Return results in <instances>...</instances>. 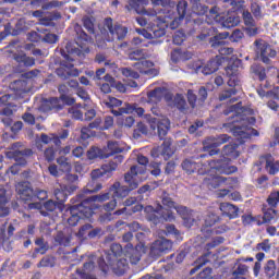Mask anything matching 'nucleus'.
I'll return each instance as SVG.
<instances>
[{"instance_id":"6e6d98bb","label":"nucleus","mask_w":279,"mask_h":279,"mask_svg":"<svg viewBox=\"0 0 279 279\" xmlns=\"http://www.w3.org/2000/svg\"><path fill=\"white\" fill-rule=\"evenodd\" d=\"M57 163L59 165L60 171L63 173H70L72 166L71 162H69V158L61 156L57 158Z\"/></svg>"},{"instance_id":"72a5a7b5","label":"nucleus","mask_w":279,"mask_h":279,"mask_svg":"<svg viewBox=\"0 0 279 279\" xmlns=\"http://www.w3.org/2000/svg\"><path fill=\"white\" fill-rule=\"evenodd\" d=\"M134 69L142 75H150L154 69V62L142 59L141 61L134 63Z\"/></svg>"},{"instance_id":"e2e57ef3","label":"nucleus","mask_w":279,"mask_h":279,"mask_svg":"<svg viewBox=\"0 0 279 279\" xmlns=\"http://www.w3.org/2000/svg\"><path fill=\"white\" fill-rule=\"evenodd\" d=\"M276 215V211L274 209V207L267 209L265 213H264V216H263V221H257V226H263V223H269L274 217Z\"/></svg>"},{"instance_id":"58836bf2","label":"nucleus","mask_w":279,"mask_h":279,"mask_svg":"<svg viewBox=\"0 0 279 279\" xmlns=\"http://www.w3.org/2000/svg\"><path fill=\"white\" fill-rule=\"evenodd\" d=\"M122 254H123V246H121V244L113 243L110 246V251L106 253V260L107 262L117 260V258H119V256H121Z\"/></svg>"},{"instance_id":"6ab92c4d","label":"nucleus","mask_w":279,"mask_h":279,"mask_svg":"<svg viewBox=\"0 0 279 279\" xmlns=\"http://www.w3.org/2000/svg\"><path fill=\"white\" fill-rule=\"evenodd\" d=\"M150 154L153 158H160V156H162L165 160H169V158L173 156V149L171 148V141L165 140L163 143L159 147L154 148L150 151Z\"/></svg>"},{"instance_id":"4be33fe9","label":"nucleus","mask_w":279,"mask_h":279,"mask_svg":"<svg viewBox=\"0 0 279 279\" xmlns=\"http://www.w3.org/2000/svg\"><path fill=\"white\" fill-rule=\"evenodd\" d=\"M10 89L13 90V96L15 99H23L26 93L29 92V87L27 86V81L19 80L14 81L10 84Z\"/></svg>"},{"instance_id":"a878e982","label":"nucleus","mask_w":279,"mask_h":279,"mask_svg":"<svg viewBox=\"0 0 279 279\" xmlns=\"http://www.w3.org/2000/svg\"><path fill=\"white\" fill-rule=\"evenodd\" d=\"M210 173L209 178H205L203 180L204 184L207 185V189L209 191H213V189H219L221 184H226L228 182V178L220 177V175H213L214 172H207Z\"/></svg>"},{"instance_id":"680f3d73","label":"nucleus","mask_w":279,"mask_h":279,"mask_svg":"<svg viewBox=\"0 0 279 279\" xmlns=\"http://www.w3.org/2000/svg\"><path fill=\"white\" fill-rule=\"evenodd\" d=\"M267 204L270 208H278L279 205V191H274L267 198Z\"/></svg>"},{"instance_id":"f03ea898","label":"nucleus","mask_w":279,"mask_h":279,"mask_svg":"<svg viewBox=\"0 0 279 279\" xmlns=\"http://www.w3.org/2000/svg\"><path fill=\"white\" fill-rule=\"evenodd\" d=\"M155 7L153 10L144 9L143 5H148L149 0H129L131 10H135L137 14L146 16H156L159 23H169L173 19V13L167 8L168 0H154Z\"/></svg>"},{"instance_id":"de8ad7c7","label":"nucleus","mask_w":279,"mask_h":279,"mask_svg":"<svg viewBox=\"0 0 279 279\" xmlns=\"http://www.w3.org/2000/svg\"><path fill=\"white\" fill-rule=\"evenodd\" d=\"M241 64H243L241 59L230 61L228 66L225 69L226 75H239V69H241Z\"/></svg>"},{"instance_id":"6e6552de","label":"nucleus","mask_w":279,"mask_h":279,"mask_svg":"<svg viewBox=\"0 0 279 279\" xmlns=\"http://www.w3.org/2000/svg\"><path fill=\"white\" fill-rule=\"evenodd\" d=\"M254 47L256 57L260 62H263V64H271V60L278 56V51H276L274 46L265 39H256L254 41Z\"/></svg>"},{"instance_id":"0eeeda50","label":"nucleus","mask_w":279,"mask_h":279,"mask_svg":"<svg viewBox=\"0 0 279 279\" xmlns=\"http://www.w3.org/2000/svg\"><path fill=\"white\" fill-rule=\"evenodd\" d=\"M98 267L102 276H108V274H110V269L116 276H123V274H125L130 268V265L125 258H117V260L106 262V258L101 256L98 258Z\"/></svg>"},{"instance_id":"b1692460","label":"nucleus","mask_w":279,"mask_h":279,"mask_svg":"<svg viewBox=\"0 0 279 279\" xmlns=\"http://www.w3.org/2000/svg\"><path fill=\"white\" fill-rule=\"evenodd\" d=\"M233 136H236L241 142H245L248 138H252V136H258V131L255 129H248L245 131L242 126H233L232 129Z\"/></svg>"},{"instance_id":"5fc2aeb1","label":"nucleus","mask_w":279,"mask_h":279,"mask_svg":"<svg viewBox=\"0 0 279 279\" xmlns=\"http://www.w3.org/2000/svg\"><path fill=\"white\" fill-rule=\"evenodd\" d=\"M221 221V217L217 216L216 214H208L205 217V225L202 228H206V230H210L213 226H217Z\"/></svg>"},{"instance_id":"2eb2a0df","label":"nucleus","mask_w":279,"mask_h":279,"mask_svg":"<svg viewBox=\"0 0 279 279\" xmlns=\"http://www.w3.org/2000/svg\"><path fill=\"white\" fill-rule=\"evenodd\" d=\"M230 135L220 134L217 136H209L203 141V151H208V149H217V147H221V145H226V143H230Z\"/></svg>"},{"instance_id":"37998d69","label":"nucleus","mask_w":279,"mask_h":279,"mask_svg":"<svg viewBox=\"0 0 279 279\" xmlns=\"http://www.w3.org/2000/svg\"><path fill=\"white\" fill-rule=\"evenodd\" d=\"M174 210H177L178 215H180V217H182L185 226H189V228H191V226H193L195 219L191 218L186 206L177 205Z\"/></svg>"},{"instance_id":"1a4fd4ad","label":"nucleus","mask_w":279,"mask_h":279,"mask_svg":"<svg viewBox=\"0 0 279 279\" xmlns=\"http://www.w3.org/2000/svg\"><path fill=\"white\" fill-rule=\"evenodd\" d=\"M226 239L223 236H216L211 240V242H208L204 246V251L206 252L204 255L198 257L194 263V268L190 270V276H193L196 271H199L204 265H207V263H210V259H208V256H213V252L210 250H215V247H219L221 243H223Z\"/></svg>"},{"instance_id":"8fccbe9b","label":"nucleus","mask_w":279,"mask_h":279,"mask_svg":"<svg viewBox=\"0 0 279 279\" xmlns=\"http://www.w3.org/2000/svg\"><path fill=\"white\" fill-rule=\"evenodd\" d=\"M251 71L256 77H258L259 82H265V80H267V69H265V66L260 64H253L251 66Z\"/></svg>"},{"instance_id":"20e7f679","label":"nucleus","mask_w":279,"mask_h":279,"mask_svg":"<svg viewBox=\"0 0 279 279\" xmlns=\"http://www.w3.org/2000/svg\"><path fill=\"white\" fill-rule=\"evenodd\" d=\"M202 32L199 35H197L198 40H206L209 38V45L213 47V49H218L220 51L221 56H230L234 53V48H223L222 46L226 45V39L230 36V33L225 32L217 34V28L209 26L206 27L204 22L201 23ZM220 47V48H219Z\"/></svg>"},{"instance_id":"2f4dec72","label":"nucleus","mask_w":279,"mask_h":279,"mask_svg":"<svg viewBox=\"0 0 279 279\" xmlns=\"http://www.w3.org/2000/svg\"><path fill=\"white\" fill-rule=\"evenodd\" d=\"M219 23L222 27L230 29L232 27H236V25L241 23V17H239V15L227 14L219 19Z\"/></svg>"},{"instance_id":"603ef678","label":"nucleus","mask_w":279,"mask_h":279,"mask_svg":"<svg viewBox=\"0 0 279 279\" xmlns=\"http://www.w3.org/2000/svg\"><path fill=\"white\" fill-rule=\"evenodd\" d=\"M107 149L109 153H105L106 156H114V154H123L125 151V148L120 147L119 142H108Z\"/></svg>"},{"instance_id":"e433bc0d","label":"nucleus","mask_w":279,"mask_h":279,"mask_svg":"<svg viewBox=\"0 0 279 279\" xmlns=\"http://www.w3.org/2000/svg\"><path fill=\"white\" fill-rule=\"evenodd\" d=\"M13 60L17 62L19 66H34L36 64V59L27 57L24 52L13 54Z\"/></svg>"},{"instance_id":"c03bdc74","label":"nucleus","mask_w":279,"mask_h":279,"mask_svg":"<svg viewBox=\"0 0 279 279\" xmlns=\"http://www.w3.org/2000/svg\"><path fill=\"white\" fill-rule=\"evenodd\" d=\"M35 247L33 256H36V254L45 255L47 252H49V242L45 241V238H37L35 240Z\"/></svg>"},{"instance_id":"473e14b6","label":"nucleus","mask_w":279,"mask_h":279,"mask_svg":"<svg viewBox=\"0 0 279 279\" xmlns=\"http://www.w3.org/2000/svg\"><path fill=\"white\" fill-rule=\"evenodd\" d=\"M220 210L222 215L229 217V219H236V217H239V207L230 203H221Z\"/></svg>"},{"instance_id":"4468645a","label":"nucleus","mask_w":279,"mask_h":279,"mask_svg":"<svg viewBox=\"0 0 279 279\" xmlns=\"http://www.w3.org/2000/svg\"><path fill=\"white\" fill-rule=\"evenodd\" d=\"M167 106L169 108H175L179 112H186L189 110V104L186 102V98L182 94H168L165 96Z\"/></svg>"},{"instance_id":"bf43d9fd","label":"nucleus","mask_w":279,"mask_h":279,"mask_svg":"<svg viewBox=\"0 0 279 279\" xmlns=\"http://www.w3.org/2000/svg\"><path fill=\"white\" fill-rule=\"evenodd\" d=\"M58 245H63V247H69L71 245V235H64V233L59 232L54 238Z\"/></svg>"},{"instance_id":"4d7b16f0","label":"nucleus","mask_w":279,"mask_h":279,"mask_svg":"<svg viewBox=\"0 0 279 279\" xmlns=\"http://www.w3.org/2000/svg\"><path fill=\"white\" fill-rule=\"evenodd\" d=\"M82 23L88 34L95 35V22L93 21V17L86 15L82 19Z\"/></svg>"},{"instance_id":"79ce46f5","label":"nucleus","mask_w":279,"mask_h":279,"mask_svg":"<svg viewBox=\"0 0 279 279\" xmlns=\"http://www.w3.org/2000/svg\"><path fill=\"white\" fill-rule=\"evenodd\" d=\"M120 112L116 113L117 116L119 114H132V112H134L135 114H137V117H143V114H145V109L143 107H138L136 105H126V107H122L119 109Z\"/></svg>"},{"instance_id":"3c124183","label":"nucleus","mask_w":279,"mask_h":279,"mask_svg":"<svg viewBox=\"0 0 279 279\" xmlns=\"http://www.w3.org/2000/svg\"><path fill=\"white\" fill-rule=\"evenodd\" d=\"M8 204V197L5 196V191L0 189V217H8L10 215V208L5 207Z\"/></svg>"},{"instance_id":"f704fd0d","label":"nucleus","mask_w":279,"mask_h":279,"mask_svg":"<svg viewBox=\"0 0 279 279\" xmlns=\"http://www.w3.org/2000/svg\"><path fill=\"white\" fill-rule=\"evenodd\" d=\"M153 123L156 124L157 134L160 141H165V137L167 136V134H169V128H170L169 120L157 121L156 119H153Z\"/></svg>"},{"instance_id":"5701e85b","label":"nucleus","mask_w":279,"mask_h":279,"mask_svg":"<svg viewBox=\"0 0 279 279\" xmlns=\"http://www.w3.org/2000/svg\"><path fill=\"white\" fill-rule=\"evenodd\" d=\"M104 80H105V82H108V83H104L100 86V90L105 95H108L109 93H112V88H118V90H121V88H125L123 86V84L117 83V80H114V77H112L110 74H106L104 76Z\"/></svg>"},{"instance_id":"c756f323","label":"nucleus","mask_w":279,"mask_h":279,"mask_svg":"<svg viewBox=\"0 0 279 279\" xmlns=\"http://www.w3.org/2000/svg\"><path fill=\"white\" fill-rule=\"evenodd\" d=\"M236 149H239V144L236 143H230L228 145H225L222 148L223 156L220 158V160H223V158H227L229 160V167H231L230 162H232V159L230 158H236L239 156V153L236 151Z\"/></svg>"},{"instance_id":"dca6fc26","label":"nucleus","mask_w":279,"mask_h":279,"mask_svg":"<svg viewBox=\"0 0 279 279\" xmlns=\"http://www.w3.org/2000/svg\"><path fill=\"white\" fill-rule=\"evenodd\" d=\"M110 199V193H104L94 196H84V194H77L74 197V202H83L87 208H93V213H95V202H108Z\"/></svg>"},{"instance_id":"f3484780","label":"nucleus","mask_w":279,"mask_h":279,"mask_svg":"<svg viewBox=\"0 0 279 279\" xmlns=\"http://www.w3.org/2000/svg\"><path fill=\"white\" fill-rule=\"evenodd\" d=\"M16 191L23 202H34L36 199V192L32 189L29 181L20 182L16 185Z\"/></svg>"},{"instance_id":"09e8293b","label":"nucleus","mask_w":279,"mask_h":279,"mask_svg":"<svg viewBox=\"0 0 279 279\" xmlns=\"http://www.w3.org/2000/svg\"><path fill=\"white\" fill-rule=\"evenodd\" d=\"M264 274L266 278H274L278 274V266H276V260L269 259L264 266Z\"/></svg>"},{"instance_id":"9d476101","label":"nucleus","mask_w":279,"mask_h":279,"mask_svg":"<svg viewBox=\"0 0 279 279\" xmlns=\"http://www.w3.org/2000/svg\"><path fill=\"white\" fill-rule=\"evenodd\" d=\"M173 250V242L161 238L160 240L155 241L150 246L149 256L150 258H160L162 254H169Z\"/></svg>"},{"instance_id":"9b49d317","label":"nucleus","mask_w":279,"mask_h":279,"mask_svg":"<svg viewBox=\"0 0 279 279\" xmlns=\"http://www.w3.org/2000/svg\"><path fill=\"white\" fill-rule=\"evenodd\" d=\"M104 27L111 34L113 40H123L128 36V27L113 22L112 17H107L104 21Z\"/></svg>"},{"instance_id":"a19ab883","label":"nucleus","mask_w":279,"mask_h":279,"mask_svg":"<svg viewBox=\"0 0 279 279\" xmlns=\"http://www.w3.org/2000/svg\"><path fill=\"white\" fill-rule=\"evenodd\" d=\"M192 5V14L194 16H204L208 12V7L203 5L202 0H190Z\"/></svg>"},{"instance_id":"bb28decb","label":"nucleus","mask_w":279,"mask_h":279,"mask_svg":"<svg viewBox=\"0 0 279 279\" xmlns=\"http://www.w3.org/2000/svg\"><path fill=\"white\" fill-rule=\"evenodd\" d=\"M64 207V204L56 202L53 199H49L44 203V209H41L40 213L43 217H47L49 213H56V210H59V213H63Z\"/></svg>"},{"instance_id":"338daca9","label":"nucleus","mask_w":279,"mask_h":279,"mask_svg":"<svg viewBox=\"0 0 279 279\" xmlns=\"http://www.w3.org/2000/svg\"><path fill=\"white\" fill-rule=\"evenodd\" d=\"M165 34H167V31L157 26L153 28V33H147L146 38H162Z\"/></svg>"},{"instance_id":"7ed1b4c3","label":"nucleus","mask_w":279,"mask_h":279,"mask_svg":"<svg viewBox=\"0 0 279 279\" xmlns=\"http://www.w3.org/2000/svg\"><path fill=\"white\" fill-rule=\"evenodd\" d=\"M146 169L138 166H132L130 170L124 174V182L128 185H121L120 182H114L109 191L112 193V197L116 199H124L128 197L132 191L138 189V181H136V175H143Z\"/></svg>"},{"instance_id":"a18cd8bd","label":"nucleus","mask_w":279,"mask_h":279,"mask_svg":"<svg viewBox=\"0 0 279 279\" xmlns=\"http://www.w3.org/2000/svg\"><path fill=\"white\" fill-rule=\"evenodd\" d=\"M87 156L89 160H95L96 158H110V155H106V151L97 146H92L87 151Z\"/></svg>"},{"instance_id":"412c9836","label":"nucleus","mask_w":279,"mask_h":279,"mask_svg":"<svg viewBox=\"0 0 279 279\" xmlns=\"http://www.w3.org/2000/svg\"><path fill=\"white\" fill-rule=\"evenodd\" d=\"M56 73L61 80H69V77H77L80 75V70L73 68L72 63H61L60 68L56 70Z\"/></svg>"},{"instance_id":"49530a36","label":"nucleus","mask_w":279,"mask_h":279,"mask_svg":"<svg viewBox=\"0 0 279 279\" xmlns=\"http://www.w3.org/2000/svg\"><path fill=\"white\" fill-rule=\"evenodd\" d=\"M40 141L44 143V145H49L50 143H53L56 147H60L62 145V141H60V137H58V134H45L43 133L40 135Z\"/></svg>"},{"instance_id":"cd10ccee","label":"nucleus","mask_w":279,"mask_h":279,"mask_svg":"<svg viewBox=\"0 0 279 279\" xmlns=\"http://www.w3.org/2000/svg\"><path fill=\"white\" fill-rule=\"evenodd\" d=\"M223 58L216 56V58L209 60L203 68L202 73L204 75H213L216 71H219V66L222 64Z\"/></svg>"},{"instance_id":"774afa93","label":"nucleus","mask_w":279,"mask_h":279,"mask_svg":"<svg viewBox=\"0 0 279 279\" xmlns=\"http://www.w3.org/2000/svg\"><path fill=\"white\" fill-rule=\"evenodd\" d=\"M236 95V88L225 89L219 94V101H226V99H230Z\"/></svg>"},{"instance_id":"0e129e2a","label":"nucleus","mask_w":279,"mask_h":279,"mask_svg":"<svg viewBox=\"0 0 279 279\" xmlns=\"http://www.w3.org/2000/svg\"><path fill=\"white\" fill-rule=\"evenodd\" d=\"M37 267H56V257H53V256H45L38 263Z\"/></svg>"},{"instance_id":"423d86ee","label":"nucleus","mask_w":279,"mask_h":279,"mask_svg":"<svg viewBox=\"0 0 279 279\" xmlns=\"http://www.w3.org/2000/svg\"><path fill=\"white\" fill-rule=\"evenodd\" d=\"M73 205L69 208L70 217L68 218L69 226L75 227L80 223L81 219H90L94 215V209L87 207L84 201H75V197L71 198Z\"/></svg>"},{"instance_id":"4c0bfd02","label":"nucleus","mask_w":279,"mask_h":279,"mask_svg":"<svg viewBox=\"0 0 279 279\" xmlns=\"http://www.w3.org/2000/svg\"><path fill=\"white\" fill-rule=\"evenodd\" d=\"M95 269V262L89 260L84 263L83 269L76 270V274L81 276L82 279H97V277L90 275V271H94Z\"/></svg>"},{"instance_id":"69168bd1","label":"nucleus","mask_w":279,"mask_h":279,"mask_svg":"<svg viewBox=\"0 0 279 279\" xmlns=\"http://www.w3.org/2000/svg\"><path fill=\"white\" fill-rule=\"evenodd\" d=\"M16 99L12 94H4L0 97V107L9 106L10 108L14 107L12 100Z\"/></svg>"},{"instance_id":"052dcab7","label":"nucleus","mask_w":279,"mask_h":279,"mask_svg":"<svg viewBox=\"0 0 279 279\" xmlns=\"http://www.w3.org/2000/svg\"><path fill=\"white\" fill-rule=\"evenodd\" d=\"M242 19L245 27H256V21L250 11H243Z\"/></svg>"},{"instance_id":"39448f33","label":"nucleus","mask_w":279,"mask_h":279,"mask_svg":"<svg viewBox=\"0 0 279 279\" xmlns=\"http://www.w3.org/2000/svg\"><path fill=\"white\" fill-rule=\"evenodd\" d=\"M168 8L172 14V19H170L168 22H159L165 25V27H170L171 29H178L180 27V23L186 20V23H194V25H202L203 22L199 17H194L191 19L194 14L191 13V15H187L186 13L189 12V2L186 0H181L177 4V12H178V17H175V13H173V10L169 5H165Z\"/></svg>"},{"instance_id":"7c9ffc66","label":"nucleus","mask_w":279,"mask_h":279,"mask_svg":"<svg viewBox=\"0 0 279 279\" xmlns=\"http://www.w3.org/2000/svg\"><path fill=\"white\" fill-rule=\"evenodd\" d=\"M201 232L204 234L205 239H209L213 234H226V232H230V227L223 223L215 227L214 229L202 228Z\"/></svg>"},{"instance_id":"13d9d810","label":"nucleus","mask_w":279,"mask_h":279,"mask_svg":"<svg viewBox=\"0 0 279 279\" xmlns=\"http://www.w3.org/2000/svg\"><path fill=\"white\" fill-rule=\"evenodd\" d=\"M141 210H143V205L136 204L135 206L132 207L131 211L130 209H128V207H123L121 209L116 210L113 215L121 216L124 213H126L128 215H134V213H141Z\"/></svg>"},{"instance_id":"a211bd4d","label":"nucleus","mask_w":279,"mask_h":279,"mask_svg":"<svg viewBox=\"0 0 279 279\" xmlns=\"http://www.w3.org/2000/svg\"><path fill=\"white\" fill-rule=\"evenodd\" d=\"M77 191V186L59 184L53 191V195L59 204H64L69 199V195H73Z\"/></svg>"},{"instance_id":"864d4df0","label":"nucleus","mask_w":279,"mask_h":279,"mask_svg":"<svg viewBox=\"0 0 279 279\" xmlns=\"http://www.w3.org/2000/svg\"><path fill=\"white\" fill-rule=\"evenodd\" d=\"M102 173L107 175V178H112V172L119 169V163L114 162V160L109 161L108 163H104L100 167Z\"/></svg>"},{"instance_id":"c9c22d12","label":"nucleus","mask_w":279,"mask_h":279,"mask_svg":"<svg viewBox=\"0 0 279 279\" xmlns=\"http://www.w3.org/2000/svg\"><path fill=\"white\" fill-rule=\"evenodd\" d=\"M162 97H165V89L162 87H156L147 93L148 104H154L155 106L162 101Z\"/></svg>"},{"instance_id":"f257e3e1","label":"nucleus","mask_w":279,"mask_h":279,"mask_svg":"<svg viewBox=\"0 0 279 279\" xmlns=\"http://www.w3.org/2000/svg\"><path fill=\"white\" fill-rule=\"evenodd\" d=\"M181 167L185 173H198V175H206L208 173H217L218 175H232L236 173L239 168L230 166V159L210 160L206 163L195 161V157L186 158L182 161Z\"/></svg>"},{"instance_id":"ddd939ff","label":"nucleus","mask_w":279,"mask_h":279,"mask_svg":"<svg viewBox=\"0 0 279 279\" xmlns=\"http://www.w3.org/2000/svg\"><path fill=\"white\" fill-rule=\"evenodd\" d=\"M32 156H34L32 148L9 150L5 153V157L9 158V160H14L15 165H20L21 167H25L27 165V158H32Z\"/></svg>"},{"instance_id":"c85d7f7f","label":"nucleus","mask_w":279,"mask_h":279,"mask_svg":"<svg viewBox=\"0 0 279 279\" xmlns=\"http://www.w3.org/2000/svg\"><path fill=\"white\" fill-rule=\"evenodd\" d=\"M101 189H104V185L99 182V180L90 179L83 191L78 193V195L86 197V195H90L92 193H99Z\"/></svg>"},{"instance_id":"ea45409f","label":"nucleus","mask_w":279,"mask_h":279,"mask_svg":"<svg viewBox=\"0 0 279 279\" xmlns=\"http://www.w3.org/2000/svg\"><path fill=\"white\" fill-rule=\"evenodd\" d=\"M61 101H64L66 106H73L75 104V98L69 96V86L65 84L59 85L58 87Z\"/></svg>"},{"instance_id":"f8f14e48","label":"nucleus","mask_w":279,"mask_h":279,"mask_svg":"<svg viewBox=\"0 0 279 279\" xmlns=\"http://www.w3.org/2000/svg\"><path fill=\"white\" fill-rule=\"evenodd\" d=\"M39 110L45 113L54 114L60 112V110H64V101L58 97L45 98L41 100Z\"/></svg>"},{"instance_id":"393cba45","label":"nucleus","mask_w":279,"mask_h":279,"mask_svg":"<svg viewBox=\"0 0 279 279\" xmlns=\"http://www.w3.org/2000/svg\"><path fill=\"white\" fill-rule=\"evenodd\" d=\"M14 232H16V228H14V225L10 223L8 227V236H5V232L0 233V245H2L4 252H12L10 239L14 236Z\"/></svg>"},{"instance_id":"aec40b11","label":"nucleus","mask_w":279,"mask_h":279,"mask_svg":"<svg viewBox=\"0 0 279 279\" xmlns=\"http://www.w3.org/2000/svg\"><path fill=\"white\" fill-rule=\"evenodd\" d=\"M265 161L264 169L268 175H278L279 160H276L271 154H266L260 157Z\"/></svg>"}]
</instances>
